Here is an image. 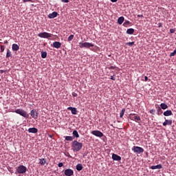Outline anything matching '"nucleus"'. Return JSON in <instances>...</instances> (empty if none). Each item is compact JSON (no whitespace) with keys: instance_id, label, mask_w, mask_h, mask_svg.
<instances>
[{"instance_id":"nucleus-1","label":"nucleus","mask_w":176,"mask_h":176,"mask_svg":"<svg viewBox=\"0 0 176 176\" xmlns=\"http://www.w3.org/2000/svg\"><path fill=\"white\" fill-rule=\"evenodd\" d=\"M83 148V144L78 142L77 140H74L72 143V149L74 152H79L80 149Z\"/></svg>"},{"instance_id":"nucleus-2","label":"nucleus","mask_w":176,"mask_h":176,"mask_svg":"<svg viewBox=\"0 0 176 176\" xmlns=\"http://www.w3.org/2000/svg\"><path fill=\"white\" fill-rule=\"evenodd\" d=\"M10 112H15V113H17L18 115H20L21 116H23V118H25V119H28L30 118V114L27 113V111H24V109H17L14 111V109L9 110Z\"/></svg>"},{"instance_id":"nucleus-3","label":"nucleus","mask_w":176,"mask_h":176,"mask_svg":"<svg viewBox=\"0 0 176 176\" xmlns=\"http://www.w3.org/2000/svg\"><path fill=\"white\" fill-rule=\"evenodd\" d=\"M94 46V44L91 43H88V42L79 43V47H80V49H83V47H85L86 49H90V47H93Z\"/></svg>"},{"instance_id":"nucleus-4","label":"nucleus","mask_w":176,"mask_h":176,"mask_svg":"<svg viewBox=\"0 0 176 176\" xmlns=\"http://www.w3.org/2000/svg\"><path fill=\"white\" fill-rule=\"evenodd\" d=\"M16 173L18 174H25L27 173V167L24 165H20L16 168Z\"/></svg>"},{"instance_id":"nucleus-5","label":"nucleus","mask_w":176,"mask_h":176,"mask_svg":"<svg viewBox=\"0 0 176 176\" xmlns=\"http://www.w3.org/2000/svg\"><path fill=\"white\" fill-rule=\"evenodd\" d=\"M38 36H39V38H45L46 39H50V38L53 36V34L51 33H47L46 32H44L39 33L38 34Z\"/></svg>"},{"instance_id":"nucleus-6","label":"nucleus","mask_w":176,"mask_h":176,"mask_svg":"<svg viewBox=\"0 0 176 176\" xmlns=\"http://www.w3.org/2000/svg\"><path fill=\"white\" fill-rule=\"evenodd\" d=\"M129 119L133 120L134 122H140L141 120V117L135 113H131L129 115Z\"/></svg>"},{"instance_id":"nucleus-7","label":"nucleus","mask_w":176,"mask_h":176,"mask_svg":"<svg viewBox=\"0 0 176 176\" xmlns=\"http://www.w3.org/2000/svg\"><path fill=\"white\" fill-rule=\"evenodd\" d=\"M132 151H133L135 153H143L144 148L140 146H135L132 148Z\"/></svg>"},{"instance_id":"nucleus-8","label":"nucleus","mask_w":176,"mask_h":176,"mask_svg":"<svg viewBox=\"0 0 176 176\" xmlns=\"http://www.w3.org/2000/svg\"><path fill=\"white\" fill-rule=\"evenodd\" d=\"M91 133V134H93V135H95L96 137H99V138H101V137H104V133L98 130L92 131Z\"/></svg>"},{"instance_id":"nucleus-9","label":"nucleus","mask_w":176,"mask_h":176,"mask_svg":"<svg viewBox=\"0 0 176 176\" xmlns=\"http://www.w3.org/2000/svg\"><path fill=\"white\" fill-rule=\"evenodd\" d=\"M38 111H36V110L33 109L30 111V116H32V118L33 119H38Z\"/></svg>"},{"instance_id":"nucleus-10","label":"nucleus","mask_w":176,"mask_h":176,"mask_svg":"<svg viewBox=\"0 0 176 176\" xmlns=\"http://www.w3.org/2000/svg\"><path fill=\"white\" fill-rule=\"evenodd\" d=\"M64 174L66 176H72L74 175V170L72 169H66L65 170Z\"/></svg>"},{"instance_id":"nucleus-11","label":"nucleus","mask_w":176,"mask_h":176,"mask_svg":"<svg viewBox=\"0 0 176 176\" xmlns=\"http://www.w3.org/2000/svg\"><path fill=\"white\" fill-rule=\"evenodd\" d=\"M67 109L68 111H71L72 115H76L78 113V110L75 107H69Z\"/></svg>"},{"instance_id":"nucleus-12","label":"nucleus","mask_w":176,"mask_h":176,"mask_svg":"<svg viewBox=\"0 0 176 176\" xmlns=\"http://www.w3.org/2000/svg\"><path fill=\"white\" fill-rule=\"evenodd\" d=\"M112 159L113 160H116L117 162H119L120 160H122V157L115 154V153H113L112 154Z\"/></svg>"},{"instance_id":"nucleus-13","label":"nucleus","mask_w":176,"mask_h":176,"mask_svg":"<svg viewBox=\"0 0 176 176\" xmlns=\"http://www.w3.org/2000/svg\"><path fill=\"white\" fill-rule=\"evenodd\" d=\"M53 47H55V49H60L61 47V43L58 41H55L52 44Z\"/></svg>"},{"instance_id":"nucleus-14","label":"nucleus","mask_w":176,"mask_h":176,"mask_svg":"<svg viewBox=\"0 0 176 176\" xmlns=\"http://www.w3.org/2000/svg\"><path fill=\"white\" fill-rule=\"evenodd\" d=\"M173 124V120H166L165 122H163V126H166L167 125L171 126Z\"/></svg>"},{"instance_id":"nucleus-15","label":"nucleus","mask_w":176,"mask_h":176,"mask_svg":"<svg viewBox=\"0 0 176 176\" xmlns=\"http://www.w3.org/2000/svg\"><path fill=\"white\" fill-rule=\"evenodd\" d=\"M162 168L163 166H162V164L151 166V170H160V168Z\"/></svg>"},{"instance_id":"nucleus-16","label":"nucleus","mask_w":176,"mask_h":176,"mask_svg":"<svg viewBox=\"0 0 176 176\" xmlns=\"http://www.w3.org/2000/svg\"><path fill=\"white\" fill-rule=\"evenodd\" d=\"M12 49L14 52H17L18 50H19L20 47L19 46V45L14 43V44H12Z\"/></svg>"},{"instance_id":"nucleus-17","label":"nucleus","mask_w":176,"mask_h":176,"mask_svg":"<svg viewBox=\"0 0 176 176\" xmlns=\"http://www.w3.org/2000/svg\"><path fill=\"white\" fill-rule=\"evenodd\" d=\"M124 27H131L133 24H131V22L130 21L125 20L123 23Z\"/></svg>"},{"instance_id":"nucleus-18","label":"nucleus","mask_w":176,"mask_h":176,"mask_svg":"<svg viewBox=\"0 0 176 176\" xmlns=\"http://www.w3.org/2000/svg\"><path fill=\"white\" fill-rule=\"evenodd\" d=\"M58 14L56 12H53L48 15L49 19H54Z\"/></svg>"},{"instance_id":"nucleus-19","label":"nucleus","mask_w":176,"mask_h":176,"mask_svg":"<svg viewBox=\"0 0 176 176\" xmlns=\"http://www.w3.org/2000/svg\"><path fill=\"white\" fill-rule=\"evenodd\" d=\"M173 115V111L171 110H167L164 112V116H171Z\"/></svg>"},{"instance_id":"nucleus-20","label":"nucleus","mask_w":176,"mask_h":176,"mask_svg":"<svg viewBox=\"0 0 176 176\" xmlns=\"http://www.w3.org/2000/svg\"><path fill=\"white\" fill-rule=\"evenodd\" d=\"M124 21V16H120L118 19V23L120 24V25H122L123 24V22Z\"/></svg>"},{"instance_id":"nucleus-21","label":"nucleus","mask_w":176,"mask_h":176,"mask_svg":"<svg viewBox=\"0 0 176 176\" xmlns=\"http://www.w3.org/2000/svg\"><path fill=\"white\" fill-rule=\"evenodd\" d=\"M28 131L30 132V133H38V129H36V128H35V127H34V128H30L29 129H28Z\"/></svg>"},{"instance_id":"nucleus-22","label":"nucleus","mask_w":176,"mask_h":176,"mask_svg":"<svg viewBox=\"0 0 176 176\" xmlns=\"http://www.w3.org/2000/svg\"><path fill=\"white\" fill-rule=\"evenodd\" d=\"M39 164H41V166H45V164H46V160L45 158L40 159Z\"/></svg>"},{"instance_id":"nucleus-23","label":"nucleus","mask_w":176,"mask_h":176,"mask_svg":"<svg viewBox=\"0 0 176 176\" xmlns=\"http://www.w3.org/2000/svg\"><path fill=\"white\" fill-rule=\"evenodd\" d=\"M126 34H128V35H133V34H134V29L133 28H129L126 30Z\"/></svg>"},{"instance_id":"nucleus-24","label":"nucleus","mask_w":176,"mask_h":176,"mask_svg":"<svg viewBox=\"0 0 176 176\" xmlns=\"http://www.w3.org/2000/svg\"><path fill=\"white\" fill-rule=\"evenodd\" d=\"M76 170L78 171H82L83 170V166L81 164H78L76 165Z\"/></svg>"},{"instance_id":"nucleus-25","label":"nucleus","mask_w":176,"mask_h":176,"mask_svg":"<svg viewBox=\"0 0 176 176\" xmlns=\"http://www.w3.org/2000/svg\"><path fill=\"white\" fill-rule=\"evenodd\" d=\"M161 109H167L168 108V106L166 103H161L160 104Z\"/></svg>"},{"instance_id":"nucleus-26","label":"nucleus","mask_w":176,"mask_h":176,"mask_svg":"<svg viewBox=\"0 0 176 176\" xmlns=\"http://www.w3.org/2000/svg\"><path fill=\"white\" fill-rule=\"evenodd\" d=\"M9 57H12V52H10V50L8 49L6 53V58H9Z\"/></svg>"},{"instance_id":"nucleus-27","label":"nucleus","mask_w":176,"mask_h":176,"mask_svg":"<svg viewBox=\"0 0 176 176\" xmlns=\"http://www.w3.org/2000/svg\"><path fill=\"white\" fill-rule=\"evenodd\" d=\"M73 135L74 137H76V138H79V133H78V131L74 130L73 131Z\"/></svg>"},{"instance_id":"nucleus-28","label":"nucleus","mask_w":176,"mask_h":176,"mask_svg":"<svg viewBox=\"0 0 176 176\" xmlns=\"http://www.w3.org/2000/svg\"><path fill=\"white\" fill-rule=\"evenodd\" d=\"M41 57H42V58H46V57H47V52H41Z\"/></svg>"},{"instance_id":"nucleus-29","label":"nucleus","mask_w":176,"mask_h":176,"mask_svg":"<svg viewBox=\"0 0 176 176\" xmlns=\"http://www.w3.org/2000/svg\"><path fill=\"white\" fill-rule=\"evenodd\" d=\"M124 112H126V109H122L121 112L120 113V118H123V116H124Z\"/></svg>"},{"instance_id":"nucleus-30","label":"nucleus","mask_w":176,"mask_h":176,"mask_svg":"<svg viewBox=\"0 0 176 176\" xmlns=\"http://www.w3.org/2000/svg\"><path fill=\"white\" fill-rule=\"evenodd\" d=\"M65 140L66 141H74V138L72 136H66Z\"/></svg>"},{"instance_id":"nucleus-31","label":"nucleus","mask_w":176,"mask_h":176,"mask_svg":"<svg viewBox=\"0 0 176 176\" xmlns=\"http://www.w3.org/2000/svg\"><path fill=\"white\" fill-rule=\"evenodd\" d=\"M74 34H71V35L68 37V38H67L68 42H71V41H72V39H74Z\"/></svg>"},{"instance_id":"nucleus-32","label":"nucleus","mask_w":176,"mask_h":176,"mask_svg":"<svg viewBox=\"0 0 176 176\" xmlns=\"http://www.w3.org/2000/svg\"><path fill=\"white\" fill-rule=\"evenodd\" d=\"M0 49H1V53H3L5 52V45H0Z\"/></svg>"},{"instance_id":"nucleus-33","label":"nucleus","mask_w":176,"mask_h":176,"mask_svg":"<svg viewBox=\"0 0 176 176\" xmlns=\"http://www.w3.org/2000/svg\"><path fill=\"white\" fill-rule=\"evenodd\" d=\"M135 42L133 41V42H129V43H126V45L128 46H133V45H134Z\"/></svg>"},{"instance_id":"nucleus-34","label":"nucleus","mask_w":176,"mask_h":176,"mask_svg":"<svg viewBox=\"0 0 176 176\" xmlns=\"http://www.w3.org/2000/svg\"><path fill=\"white\" fill-rule=\"evenodd\" d=\"M150 113H151V115H155V112H156V110H155V109H151V110H150Z\"/></svg>"},{"instance_id":"nucleus-35","label":"nucleus","mask_w":176,"mask_h":176,"mask_svg":"<svg viewBox=\"0 0 176 176\" xmlns=\"http://www.w3.org/2000/svg\"><path fill=\"white\" fill-rule=\"evenodd\" d=\"M170 34H174L175 32V29H170Z\"/></svg>"},{"instance_id":"nucleus-36","label":"nucleus","mask_w":176,"mask_h":176,"mask_svg":"<svg viewBox=\"0 0 176 176\" xmlns=\"http://www.w3.org/2000/svg\"><path fill=\"white\" fill-rule=\"evenodd\" d=\"M61 2H63L64 3H68V2H69V0H61Z\"/></svg>"},{"instance_id":"nucleus-37","label":"nucleus","mask_w":176,"mask_h":176,"mask_svg":"<svg viewBox=\"0 0 176 176\" xmlns=\"http://www.w3.org/2000/svg\"><path fill=\"white\" fill-rule=\"evenodd\" d=\"M72 96H73V97H78V94L73 92Z\"/></svg>"},{"instance_id":"nucleus-38","label":"nucleus","mask_w":176,"mask_h":176,"mask_svg":"<svg viewBox=\"0 0 176 176\" xmlns=\"http://www.w3.org/2000/svg\"><path fill=\"white\" fill-rule=\"evenodd\" d=\"M111 80H116L115 75L111 76Z\"/></svg>"},{"instance_id":"nucleus-39","label":"nucleus","mask_w":176,"mask_h":176,"mask_svg":"<svg viewBox=\"0 0 176 176\" xmlns=\"http://www.w3.org/2000/svg\"><path fill=\"white\" fill-rule=\"evenodd\" d=\"M58 167H63V166H64V164H63V162H60L58 164Z\"/></svg>"},{"instance_id":"nucleus-40","label":"nucleus","mask_w":176,"mask_h":176,"mask_svg":"<svg viewBox=\"0 0 176 176\" xmlns=\"http://www.w3.org/2000/svg\"><path fill=\"white\" fill-rule=\"evenodd\" d=\"M116 68V67L115 66H111L110 67H109V69H115Z\"/></svg>"},{"instance_id":"nucleus-41","label":"nucleus","mask_w":176,"mask_h":176,"mask_svg":"<svg viewBox=\"0 0 176 176\" xmlns=\"http://www.w3.org/2000/svg\"><path fill=\"white\" fill-rule=\"evenodd\" d=\"M144 82H148V76H144Z\"/></svg>"},{"instance_id":"nucleus-42","label":"nucleus","mask_w":176,"mask_h":176,"mask_svg":"<svg viewBox=\"0 0 176 176\" xmlns=\"http://www.w3.org/2000/svg\"><path fill=\"white\" fill-rule=\"evenodd\" d=\"M23 2H32V0H23Z\"/></svg>"},{"instance_id":"nucleus-43","label":"nucleus","mask_w":176,"mask_h":176,"mask_svg":"<svg viewBox=\"0 0 176 176\" xmlns=\"http://www.w3.org/2000/svg\"><path fill=\"white\" fill-rule=\"evenodd\" d=\"M6 72V70H0V74H3Z\"/></svg>"},{"instance_id":"nucleus-44","label":"nucleus","mask_w":176,"mask_h":176,"mask_svg":"<svg viewBox=\"0 0 176 176\" xmlns=\"http://www.w3.org/2000/svg\"><path fill=\"white\" fill-rule=\"evenodd\" d=\"M138 17H144V15H142V14H138Z\"/></svg>"},{"instance_id":"nucleus-45","label":"nucleus","mask_w":176,"mask_h":176,"mask_svg":"<svg viewBox=\"0 0 176 176\" xmlns=\"http://www.w3.org/2000/svg\"><path fill=\"white\" fill-rule=\"evenodd\" d=\"M160 111H162V109L159 108V109H157L158 115H159V112H160Z\"/></svg>"},{"instance_id":"nucleus-46","label":"nucleus","mask_w":176,"mask_h":176,"mask_svg":"<svg viewBox=\"0 0 176 176\" xmlns=\"http://www.w3.org/2000/svg\"><path fill=\"white\" fill-rule=\"evenodd\" d=\"M7 43H8V40L4 41V44L7 45Z\"/></svg>"},{"instance_id":"nucleus-47","label":"nucleus","mask_w":176,"mask_h":176,"mask_svg":"<svg viewBox=\"0 0 176 176\" xmlns=\"http://www.w3.org/2000/svg\"><path fill=\"white\" fill-rule=\"evenodd\" d=\"M111 2H118V0H111Z\"/></svg>"},{"instance_id":"nucleus-48","label":"nucleus","mask_w":176,"mask_h":176,"mask_svg":"<svg viewBox=\"0 0 176 176\" xmlns=\"http://www.w3.org/2000/svg\"><path fill=\"white\" fill-rule=\"evenodd\" d=\"M159 27H162V24H161V23H160V25H159Z\"/></svg>"}]
</instances>
